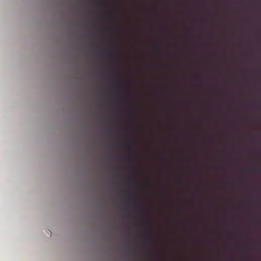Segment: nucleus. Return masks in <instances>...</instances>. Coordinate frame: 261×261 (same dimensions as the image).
Masks as SVG:
<instances>
[{"instance_id": "f257e3e1", "label": "nucleus", "mask_w": 261, "mask_h": 261, "mask_svg": "<svg viewBox=\"0 0 261 261\" xmlns=\"http://www.w3.org/2000/svg\"><path fill=\"white\" fill-rule=\"evenodd\" d=\"M135 145V142H132L131 143V146L133 147V148H134ZM131 154L133 156H136L137 155V152L135 151V150L134 149V148H133L132 152H131Z\"/></svg>"}, {"instance_id": "f03ea898", "label": "nucleus", "mask_w": 261, "mask_h": 261, "mask_svg": "<svg viewBox=\"0 0 261 261\" xmlns=\"http://www.w3.org/2000/svg\"><path fill=\"white\" fill-rule=\"evenodd\" d=\"M125 85L127 88L130 89V83L129 82H127L125 83Z\"/></svg>"}, {"instance_id": "7ed1b4c3", "label": "nucleus", "mask_w": 261, "mask_h": 261, "mask_svg": "<svg viewBox=\"0 0 261 261\" xmlns=\"http://www.w3.org/2000/svg\"><path fill=\"white\" fill-rule=\"evenodd\" d=\"M138 213H139V215H142V214H143V210H142V208H139L138 209Z\"/></svg>"}, {"instance_id": "20e7f679", "label": "nucleus", "mask_w": 261, "mask_h": 261, "mask_svg": "<svg viewBox=\"0 0 261 261\" xmlns=\"http://www.w3.org/2000/svg\"><path fill=\"white\" fill-rule=\"evenodd\" d=\"M145 225L147 227H149L150 226V224L149 223H147L145 224Z\"/></svg>"}, {"instance_id": "39448f33", "label": "nucleus", "mask_w": 261, "mask_h": 261, "mask_svg": "<svg viewBox=\"0 0 261 261\" xmlns=\"http://www.w3.org/2000/svg\"><path fill=\"white\" fill-rule=\"evenodd\" d=\"M256 171H257V172H260V170H256Z\"/></svg>"}]
</instances>
